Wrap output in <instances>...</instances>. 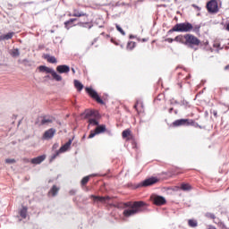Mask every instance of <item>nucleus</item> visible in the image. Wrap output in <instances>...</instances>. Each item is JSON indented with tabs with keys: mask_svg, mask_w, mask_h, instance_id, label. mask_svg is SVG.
<instances>
[{
	"mask_svg": "<svg viewBox=\"0 0 229 229\" xmlns=\"http://www.w3.org/2000/svg\"><path fill=\"white\" fill-rule=\"evenodd\" d=\"M89 126H99V122L96 118H89L88 120Z\"/></svg>",
	"mask_w": 229,
	"mask_h": 229,
	"instance_id": "393cba45",
	"label": "nucleus"
},
{
	"mask_svg": "<svg viewBox=\"0 0 229 229\" xmlns=\"http://www.w3.org/2000/svg\"><path fill=\"white\" fill-rule=\"evenodd\" d=\"M90 180V176H85L82 180H81V185H85L86 183H89V181Z\"/></svg>",
	"mask_w": 229,
	"mask_h": 229,
	"instance_id": "473e14b6",
	"label": "nucleus"
},
{
	"mask_svg": "<svg viewBox=\"0 0 229 229\" xmlns=\"http://www.w3.org/2000/svg\"><path fill=\"white\" fill-rule=\"evenodd\" d=\"M229 69V64H227L226 66H225V71H228Z\"/></svg>",
	"mask_w": 229,
	"mask_h": 229,
	"instance_id": "ea45409f",
	"label": "nucleus"
},
{
	"mask_svg": "<svg viewBox=\"0 0 229 229\" xmlns=\"http://www.w3.org/2000/svg\"><path fill=\"white\" fill-rule=\"evenodd\" d=\"M188 225L191 226V228H196V226H198V221L190 219L188 220Z\"/></svg>",
	"mask_w": 229,
	"mask_h": 229,
	"instance_id": "c85d7f7f",
	"label": "nucleus"
},
{
	"mask_svg": "<svg viewBox=\"0 0 229 229\" xmlns=\"http://www.w3.org/2000/svg\"><path fill=\"white\" fill-rule=\"evenodd\" d=\"M72 72L73 74H76V70H74V68H72Z\"/></svg>",
	"mask_w": 229,
	"mask_h": 229,
	"instance_id": "a19ab883",
	"label": "nucleus"
},
{
	"mask_svg": "<svg viewBox=\"0 0 229 229\" xmlns=\"http://www.w3.org/2000/svg\"><path fill=\"white\" fill-rule=\"evenodd\" d=\"M201 30V25H192V23L189 21L177 23L175 24L169 31L168 33H173L174 31H177L179 33H191V31L193 33H196V35H199V31Z\"/></svg>",
	"mask_w": 229,
	"mask_h": 229,
	"instance_id": "7ed1b4c3",
	"label": "nucleus"
},
{
	"mask_svg": "<svg viewBox=\"0 0 229 229\" xmlns=\"http://www.w3.org/2000/svg\"><path fill=\"white\" fill-rule=\"evenodd\" d=\"M171 112H173V108H170L169 113L171 114Z\"/></svg>",
	"mask_w": 229,
	"mask_h": 229,
	"instance_id": "c03bdc74",
	"label": "nucleus"
},
{
	"mask_svg": "<svg viewBox=\"0 0 229 229\" xmlns=\"http://www.w3.org/2000/svg\"><path fill=\"white\" fill-rule=\"evenodd\" d=\"M134 108L136 111L139 112V102H136V104L134 105Z\"/></svg>",
	"mask_w": 229,
	"mask_h": 229,
	"instance_id": "e433bc0d",
	"label": "nucleus"
},
{
	"mask_svg": "<svg viewBox=\"0 0 229 229\" xmlns=\"http://www.w3.org/2000/svg\"><path fill=\"white\" fill-rule=\"evenodd\" d=\"M225 30L226 31H229V23L226 24Z\"/></svg>",
	"mask_w": 229,
	"mask_h": 229,
	"instance_id": "58836bf2",
	"label": "nucleus"
},
{
	"mask_svg": "<svg viewBox=\"0 0 229 229\" xmlns=\"http://www.w3.org/2000/svg\"><path fill=\"white\" fill-rule=\"evenodd\" d=\"M208 219H216V215L213 213H206L205 215Z\"/></svg>",
	"mask_w": 229,
	"mask_h": 229,
	"instance_id": "72a5a7b5",
	"label": "nucleus"
},
{
	"mask_svg": "<svg viewBox=\"0 0 229 229\" xmlns=\"http://www.w3.org/2000/svg\"><path fill=\"white\" fill-rule=\"evenodd\" d=\"M54 148H56V145H54Z\"/></svg>",
	"mask_w": 229,
	"mask_h": 229,
	"instance_id": "de8ad7c7",
	"label": "nucleus"
},
{
	"mask_svg": "<svg viewBox=\"0 0 229 229\" xmlns=\"http://www.w3.org/2000/svg\"><path fill=\"white\" fill-rule=\"evenodd\" d=\"M14 35H15V32H9L7 34H4L0 36V40H10L13 38Z\"/></svg>",
	"mask_w": 229,
	"mask_h": 229,
	"instance_id": "aec40b11",
	"label": "nucleus"
},
{
	"mask_svg": "<svg viewBox=\"0 0 229 229\" xmlns=\"http://www.w3.org/2000/svg\"><path fill=\"white\" fill-rule=\"evenodd\" d=\"M206 8L208 13L216 14L219 13V4L217 0H210L207 3Z\"/></svg>",
	"mask_w": 229,
	"mask_h": 229,
	"instance_id": "39448f33",
	"label": "nucleus"
},
{
	"mask_svg": "<svg viewBox=\"0 0 229 229\" xmlns=\"http://www.w3.org/2000/svg\"><path fill=\"white\" fill-rule=\"evenodd\" d=\"M172 126L178 128L179 126H189V119H178L173 122Z\"/></svg>",
	"mask_w": 229,
	"mask_h": 229,
	"instance_id": "f8f14e48",
	"label": "nucleus"
},
{
	"mask_svg": "<svg viewBox=\"0 0 229 229\" xmlns=\"http://www.w3.org/2000/svg\"><path fill=\"white\" fill-rule=\"evenodd\" d=\"M166 42H169V44H173V42H179L180 44H183V46H187V47H190L191 49H194V47H198L199 44H201V40L192 34L178 35L174 39L168 38H166Z\"/></svg>",
	"mask_w": 229,
	"mask_h": 229,
	"instance_id": "f257e3e1",
	"label": "nucleus"
},
{
	"mask_svg": "<svg viewBox=\"0 0 229 229\" xmlns=\"http://www.w3.org/2000/svg\"><path fill=\"white\" fill-rule=\"evenodd\" d=\"M58 191H60V188L57 187L56 185H53L48 194H51V196L55 197L56 196V194H58Z\"/></svg>",
	"mask_w": 229,
	"mask_h": 229,
	"instance_id": "5701e85b",
	"label": "nucleus"
},
{
	"mask_svg": "<svg viewBox=\"0 0 229 229\" xmlns=\"http://www.w3.org/2000/svg\"><path fill=\"white\" fill-rule=\"evenodd\" d=\"M20 216L21 217H22V219H26L27 216H28V208H23L21 211H20Z\"/></svg>",
	"mask_w": 229,
	"mask_h": 229,
	"instance_id": "cd10ccee",
	"label": "nucleus"
},
{
	"mask_svg": "<svg viewBox=\"0 0 229 229\" xmlns=\"http://www.w3.org/2000/svg\"><path fill=\"white\" fill-rule=\"evenodd\" d=\"M150 201H152L154 205H157V207H162V205H165L166 203L165 198L158 195H151Z\"/></svg>",
	"mask_w": 229,
	"mask_h": 229,
	"instance_id": "6e6552de",
	"label": "nucleus"
},
{
	"mask_svg": "<svg viewBox=\"0 0 229 229\" xmlns=\"http://www.w3.org/2000/svg\"><path fill=\"white\" fill-rule=\"evenodd\" d=\"M89 198L93 199V201H99V203H106V201H109V199H112L110 196L101 197V196L90 195Z\"/></svg>",
	"mask_w": 229,
	"mask_h": 229,
	"instance_id": "ddd939ff",
	"label": "nucleus"
},
{
	"mask_svg": "<svg viewBox=\"0 0 229 229\" xmlns=\"http://www.w3.org/2000/svg\"><path fill=\"white\" fill-rule=\"evenodd\" d=\"M183 173V170H177L176 174H182Z\"/></svg>",
	"mask_w": 229,
	"mask_h": 229,
	"instance_id": "4c0bfd02",
	"label": "nucleus"
},
{
	"mask_svg": "<svg viewBox=\"0 0 229 229\" xmlns=\"http://www.w3.org/2000/svg\"><path fill=\"white\" fill-rule=\"evenodd\" d=\"M191 189H192V187L189 183H182L181 184L182 191H191Z\"/></svg>",
	"mask_w": 229,
	"mask_h": 229,
	"instance_id": "7c9ffc66",
	"label": "nucleus"
},
{
	"mask_svg": "<svg viewBox=\"0 0 229 229\" xmlns=\"http://www.w3.org/2000/svg\"><path fill=\"white\" fill-rule=\"evenodd\" d=\"M85 90L86 92H88L89 96L92 98V99H95V101H97V103H99L100 105H105V102L103 101V99L99 98V95H98V92H96V90H94L92 88H86Z\"/></svg>",
	"mask_w": 229,
	"mask_h": 229,
	"instance_id": "0eeeda50",
	"label": "nucleus"
},
{
	"mask_svg": "<svg viewBox=\"0 0 229 229\" xmlns=\"http://www.w3.org/2000/svg\"><path fill=\"white\" fill-rule=\"evenodd\" d=\"M123 217H131L140 214V212H144L145 207H148V204L142 200L140 201H128L123 204Z\"/></svg>",
	"mask_w": 229,
	"mask_h": 229,
	"instance_id": "f03ea898",
	"label": "nucleus"
},
{
	"mask_svg": "<svg viewBox=\"0 0 229 229\" xmlns=\"http://www.w3.org/2000/svg\"><path fill=\"white\" fill-rule=\"evenodd\" d=\"M193 8H198V6H196V5L193 4Z\"/></svg>",
	"mask_w": 229,
	"mask_h": 229,
	"instance_id": "a18cd8bd",
	"label": "nucleus"
},
{
	"mask_svg": "<svg viewBox=\"0 0 229 229\" xmlns=\"http://www.w3.org/2000/svg\"><path fill=\"white\" fill-rule=\"evenodd\" d=\"M53 123V120L47 116H42L41 117V122H40V124L41 126H44L45 124H49Z\"/></svg>",
	"mask_w": 229,
	"mask_h": 229,
	"instance_id": "4be33fe9",
	"label": "nucleus"
},
{
	"mask_svg": "<svg viewBox=\"0 0 229 229\" xmlns=\"http://www.w3.org/2000/svg\"><path fill=\"white\" fill-rule=\"evenodd\" d=\"M11 55L13 58H17V56H20L21 55V52H19V48H14V49L11 50Z\"/></svg>",
	"mask_w": 229,
	"mask_h": 229,
	"instance_id": "bb28decb",
	"label": "nucleus"
},
{
	"mask_svg": "<svg viewBox=\"0 0 229 229\" xmlns=\"http://www.w3.org/2000/svg\"><path fill=\"white\" fill-rule=\"evenodd\" d=\"M46 160V156H38L37 157H34L31 159V164H34V165H38V164H42V162H44Z\"/></svg>",
	"mask_w": 229,
	"mask_h": 229,
	"instance_id": "dca6fc26",
	"label": "nucleus"
},
{
	"mask_svg": "<svg viewBox=\"0 0 229 229\" xmlns=\"http://www.w3.org/2000/svg\"><path fill=\"white\" fill-rule=\"evenodd\" d=\"M72 17H89V14L83 12H81L80 9H73Z\"/></svg>",
	"mask_w": 229,
	"mask_h": 229,
	"instance_id": "a211bd4d",
	"label": "nucleus"
},
{
	"mask_svg": "<svg viewBox=\"0 0 229 229\" xmlns=\"http://www.w3.org/2000/svg\"><path fill=\"white\" fill-rule=\"evenodd\" d=\"M68 17H72V13H69V14H68Z\"/></svg>",
	"mask_w": 229,
	"mask_h": 229,
	"instance_id": "37998d69",
	"label": "nucleus"
},
{
	"mask_svg": "<svg viewBox=\"0 0 229 229\" xmlns=\"http://www.w3.org/2000/svg\"><path fill=\"white\" fill-rule=\"evenodd\" d=\"M94 114L96 115V112L92 111V110H86L83 114L84 119H92V117H94Z\"/></svg>",
	"mask_w": 229,
	"mask_h": 229,
	"instance_id": "6ab92c4d",
	"label": "nucleus"
},
{
	"mask_svg": "<svg viewBox=\"0 0 229 229\" xmlns=\"http://www.w3.org/2000/svg\"><path fill=\"white\" fill-rule=\"evenodd\" d=\"M188 126H194V128H200V129H201V125H199V123H196V122H195L194 120H192V119H189Z\"/></svg>",
	"mask_w": 229,
	"mask_h": 229,
	"instance_id": "a878e982",
	"label": "nucleus"
},
{
	"mask_svg": "<svg viewBox=\"0 0 229 229\" xmlns=\"http://www.w3.org/2000/svg\"><path fill=\"white\" fill-rule=\"evenodd\" d=\"M43 58L48 62V64H56L58 62L56 57L50 55L49 54H46L43 55Z\"/></svg>",
	"mask_w": 229,
	"mask_h": 229,
	"instance_id": "f3484780",
	"label": "nucleus"
},
{
	"mask_svg": "<svg viewBox=\"0 0 229 229\" xmlns=\"http://www.w3.org/2000/svg\"><path fill=\"white\" fill-rule=\"evenodd\" d=\"M39 72H46L47 74H51L53 80H55V81H62V77L56 73V72H55L53 70V68L47 67L46 65H40L38 67Z\"/></svg>",
	"mask_w": 229,
	"mask_h": 229,
	"instance_id": "20e7f679",
	"label": "nucleus"
},
{
	"mask_svg": "<svg viewBox=\"0 0 229 229\" xmlns=\"http://www.w3.org/2000/svg\"><path fill=\"white\" fill-rule=\"evenodd\" d=\"M141 42H148V38H142Z\"/></svg>",
	"mask_w": 229,
	"mask_h": 229,
	"instance_id": "79ce46f5",
	"label": "nucleus"
},
{
	"mask_svg": "<svg viewBox=\"0 0 229 229\" xmlns=\"http://www.w3.org/2000/svg\"><path fill=\"white\" fill-rule=\"evenodd\" d=\"M131 136V130L126 129L122 132L123 139H126L127 140H130V137Z\"/></svg>",
	"mask_w": 229,
	"mask_h": 229,
	"instance_id": "412c9836",
	"label": "nucleus"
},
{
	"mask_svg": "<svg viewBox=\"0 0 229 229\" xmlns=\"http://www.w3.org/2000/svg\"><path fill=\"white\" fill-rule=\"evenodd\" d=\"M46 78H50V76H49V75H47Z\"/></svg>",
	"mask_w": 229,
	"mask_h": 229,
	"instance_id": "49530a36",
	"label": "nucleus"
},
{
	"mask_svg": "<svg viewBox=\"0 0 229 229\" xmlns=\"http://www.w3.org/2000/svg\"><path fill=\"white\" fill-rule=\"evenodd\" d=\"M71 144H72V140H69L68 142H66L64 145H63L59 150H57L50 158V162H53L60 153H65L71 148Z\"/></svg>",
	"mask_w": 229,
	"mask_h": 229,
	"instance_id": "423d86ee",
	"label": "nucleus"
},
{
	"mask_svg": "<svg viewBox=\"0 0 229 229\" xmlns=\"http://www.w3.org/2000/svg\"><path fill=\"white\" fill-rule=\"evenodd\" d=\"M106 131V127L105 125H98L94 131H90L88 139H94L96 135H99V133H105Z\"/></svg>",
	"mask_w": 229,
	"mask_h": 229,
	"instance_id": "1a4fd4ad",
	"label": "nucleus"
},
{
	"mask_svg": "<svg viewBox=\"0 0 229 229\" xmlns=\"http://www.w3.org/2000/svg\"><path fill=\"white\" fill-rule=\"evenodd\" d=\"M135 46H137V43H135L134 41H130L127 44V49H129V51H131L135 49Z\"/></svg>",
	"mask_w": 229,
	"mask_h": 229,
	"instance_id": "c756f323",
	"label": "nucleus"
},
{
	"mask_svg": "<svg viewBox=\"0 0 229 229\" xmlns=\"http://www.w3.org/2000/svg\"><path fill=\"white\" fill-rule=\"evenodd\" d=\"M112 44H114V46H119V42L115 41L114 38H111Z\"/></svg>",
	"mask_w": 229,
	"mask_h": 229,
	"instance_id": "c9c22d12",
	"label": "nucleus"
},
{
	"mask_svg": "<svg viewBox=\"0 0 229 229\" xmlns=\"http://www.w3.org/2000/svg\"><path fill=\"white\" fill-rule=\"evenodd\" d=\"M74 87L79 92H81V90H83V84H81V82H80V81L78 80L74 81Z\"/></svg>",
	"mask_w": 229,
	"mask_h": 229,
	"instance_id": "b1692460",
	"label": "nucleus"
},
{
	"mask_svg": "<svg viewBox=\"0 0 229 229\" xmlns=\"http://www.w3.org/2000/svg\"><path fill=\"white\" fill-rule=\"evenodd\" d=\"M159 180L157 177H150L142 182L141 187H151V185H155V183H158Z\"/></svg>",
	"mask_w": 229,
	"mask_h": 229,
	"instance_id": "9b49d317",
	"label": "nucleus"
},
{
	"mask_svg": "<svg viewBox=\"0 0 229 229\" xmlns=\"http://www.w3.org/2000/svg\"><path fill=\"white\" fill-rule=\"evenodd\" d=\"M56 133V129L50 128L46 131L42 136L43 140H49L55 137Z\"/></svg>",
	"mask_w": 229,
	"mask_h": 229,
	"instance_id": "9d476101",
	"label": "nucleus"
},
{
	"mask_svg": "<svg viewBox=\"0 0 229 229\" xmlns=\"http://www.w3.org/2000/svg\"><path fill=\"white\" fill-rule=\"evenodd\" d=\"M15 159L14 158H7L5 159V164H15Z\"/></svg>",
	"mask_w": 229,
	"mask_h": 229,
	"instance_id": "f704fd0d",
	"label": "nucleus"
},
{
	"mask_svg": "<svg viewBox=\"0 0 229 229\" xmlns=\"http://www.w3.org/2000/svg\"><path fill=\"white\" fill-rule=\"evenodd\" d=\"M56 71L59 74H67L71 71V68L69 65L62 64L56 67Z\"/></svg>",
	"mask_w": 229,
	"mask_h": 229,
	"instance_id": "4468645a",
	"label": "nucleus"
},
{
	"mask_svg": "<svg viewBox=\"0 0 229 229\" xmlns=\"http://www.w3.org/2000/svg\"><path fill=\"white\" fill-rule=\"evenodd\" d=\"M115 28H116V30H117V31H119V33H121V35H126V32H124L123 30V28H121V26H119V24H115Z\"/></svg>",
	"mask_w": 229,
	"mask_h": 229,
	"instance_id": "2f4dec72",
	"label": "nucleus"
},
{
	"mask_svg": "<svg viewBox=\"0 0 229 229\" xmlns=\"http://www.w3.org/2000/svg\"><path fill=\"white\" fill-rule=\"evenodd\" d=\"M76 21H78V19L72 18V19L68 20L67 21H65L64 22L65 30H71V28H72V26H76V24H74V22H76Z\"/></svg>",
	"mask_w": 229,
	"mask_h": 229,
	"instance_id": "2eb2a0df",
	"label": "nucleus"
}]
</instances>
